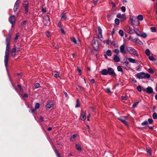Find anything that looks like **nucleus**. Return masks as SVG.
<instances>
[{
  "mask_svg": "<svg viewBox=\"0 0 157 157\" xmlns=\"http://www.w3.org/2000/svg\"><path fill=\"white\" fill-rule=\"evenodd\" d=\"M106 54L107 55L109 56H111L112 55L111 51L109 50H108L106 52Z\"/></svg>",
  "mask_w": 157,
  "mask_h": 157,
  "instance_id": "29",
  "label": "nucleus"
},
{
  "mask_svg": "<svg viewBox=\"0 0 157 157\" xmlns=\"http://www.w3.org/2000/svg\"><path fill=\"white\" fill-rule=\"evenodd\" d=\"M16 51V46L15 45H14L13 48L12 49V52L15 53Z\"/></svg>",
  "mask_w": 157,
  "mask_h": 157,
  "instance_id": "34",
  "label": "nucleus"
},
{
  "mask_svg": "<svg viewBox=\"0 0 157 157\" xmlns=\"http://www.w3.org/2000/svg\"><path fill=\"white\" fill-rule=\"evenodd\" d=\"M75 147L76 149L79 151L82 150V147L80 145L76 144L75 145Z\"/></svg>",
  "mask_w": 157,
  "mask_h": 157,
  "instance_id": "23",
  "label": "nucleus"
},
{
  "mask_svg": "<svg viewBox=\"0 0 157 157\" xmlns=\"http://www.w3.org/2000/svg\"><path fill=\"white\" fill-rule=\"evenodd\" d=\"M148 121L150 124H151L153 122V120L152 119H149Z\"/></svg>",
  "mask_w": 157,
  "mask_h": 157,
  "instance_id": "56",
  "label": "nucleus"
},
{
  "mask_svg": "<svg viewBox=\"0 0 157 157\" xmlns=\"http://www.w3.org/2000/svg\"><path fill=\"white\" fill-rule=\"evenodd\" d=\"M40 104L39 103H37L36 104V105L35 106V108L36 109L39 108L40 107Z\"/></svg>",
  "mask_w": 157,
  "mask_h": 157,
  "instance_id": "40",
  "label": "nucleus"
},
{
  "mask_svg": "<svg viewBox=\"0 0 157 157\" xmlns=\"http://www.w3.org/2000/svg\"><path fill=\"white\" fill-rule=\"evenodd\" d=\"M92 45L95 50H97L98 48V44L97 41L94 38L92 41Z\"/></svg>",
  "mask_w": 157,
  "mask_h": 157,
  "instance_id": "8",
  "label": "nucleus"
},
{
  "mask_svg": "<svg viewBox=\"0 0 157 157\" xmlns=\"http://www.w3.org/2000/svg\"><path fill=\"white\" fill-rule=\"evenodd\" d=\"M115 23L117 25H118L120 23V20L118 18H116L115 20Z\"/></svg>",
  "mask_w": 157,
  "mask_h": 157,
  "instance_id": "33",
  "label": "nucleus"
},
{
  "mask_svg": "<svg viewBox=\"0 0 157 157\" xmlns=\"http://www.w3.org/2000/svg\"><path fill=\"white\" fill-rule=\"evenodd\" d=\"M130 20L131 21V24L134 26H136V21H137V17L134 16H130Z\"/></svg>",
  "mask_w": 157,
  "mask_h": 157,
  "instance_id": "4",
  "label": "nucleus"
},
{
  "mask_svg": "<svg viewBox=\"0 0 157 157\" xmlns=\"http://www.w3.org/2000/svg\"><path fill=\"white\" fill-rule=\"evenodd\" d=\"M19 36V33H18L16 34L15 37L14 39V40H17Z\"/></svg>",
  "mask_w": 157,
  "mask_h": 157,
  "instance_id": "43",
  "label": "nucleus"
},
{
  "mask_svg": "<svg viewBox=\"0 0 157 157\" xmlns=\"http://www.w3.org/2000/svg\"><path fill=\"white\" fill-rule=\"evenodd\" d=\"M64 94L65 95L66 97H67L68 98H69V96L65 92H64Z\"/></svg>",
  "mask_w": 157,
  "mask_h": 157,
  "instance_id": "64",
  "label": "nucleus"
},
{
  "mask_svg": "<svg viewBox=\"0 0 157 157\" xmlns=\"http://www.w3.org/2000/svg\"><path fill=\"white\" fill-rule=\"evenodd\" d=\"M142 90V88L140 86H138V91L141 92Z\"/></svg>",
  "mask_w": 157,
  "mask_h": 157,
  "instance_id": "59",
  "label": "nucleus"
},
{
  "mask_svg": "<svg viewBox=\"0 0 157 157\" xmlns=\"http://www.w3.org/2000/svg\"><path fill=\"white\" fill-rule=\"evenodd\" d=\"M55 152L56 153V154L58 157H61L60 154H59V153L58 151H57L56 150H55Z\"/></svg>",
  "mask_w": 157,
  "mask_h": 157,
  "instance_id": "45",
  "label": "nucleus"
},
{
  "mask_svg": "<svg viewBox=\"0 0 157 157\" xmlns=\"http://www.w3.org/2000/svg\"><path fill=\"white\" fill-rule=\"evenodd\" d=\"M145 53L147 56H149L150 53V50L148 49H146L145 51Z\"/></svg>",
  "mask_w": 157,
  "mask_h": 157,
  "instance_id": "25",
  "label": "nucleus"
},
{
  "mask_svg": "<svg viewBox=\"0 0 157 157\" xmlns=\"http://www.w3.org/2000/svg\"><path fill=\"white\" fill-rule=\"evenodd\" d=\"M142 90L148 94H152L153 92V89L151 87H148L146 88H143Z\"/></svg>",
  "mask_w": 157,
  "mask_h": 157,
  "instance_id": "9",
  "label": "nucleus"
},
{
  "mask_svg": "<svg viewBox=\"0 0 157 157\" xmlns=\"http://www.w3.org/2000/svg\"><path fill=\"white\" fill-rule=\"evenodd\" d=\"M98 33H102V30L100 27H98Z\"/></svg>",
  "mask_w": 157,
  "mask_h": 157,
  "instance_id": "58",
  "label": "nucleus"
},
{
  "mask_svg": "<svg viewBox=\"0 0 157 157\" xmlns=\"http://www.w3.org/2000/svg\"><path fill=\"white\" fill-rule=\"evenodd\" d=\"M117 69L118 71H121L122 73H123V71L121 67L120 66H118L117 67Z\"/></svg>",
  "mask_w": 157,
  "mask_h": 157,
  "instance_id": "27",
  "label": "nucleus"
},
{
  "mask_svg": "<svg viewBox=\"0 0 157 157\" xmlns=\"http://www.w3.org/2000/svg\"><path fill=\"white\" fill-rule=\"evenodd\" d=\"M71 40L75 44H77L76 40L74 37H71L70 38Z\"/></svg>",
  "mask_w": 157,
  "mask_h": 157,
  "instance_id": "24",
  "label": "nucleus"
},
{
  "mask_svg": "<svg viewBox=\"0 0 157 157\" xmlns=\"http://www.w3.org/2000/svg\"><path fill=\"white\" fill-rule=\"evenodd\" d=\"M34 86L36 88H38L40 87V84L39 83H36Z\"/></svg>",
  "mask_w": 157,
  "mask_h": 157,
  "instance_id": "47",
  "label": "nucleus"
},
{
  "mask_svg": "<svg viewBox=\"0 0 157 157\" xmlns=\"http://www.w3.org/2000/svg\"><path fill=\"white\" fill-rule=\"evenodd\" d=\"M108 74L113 77H116V74L115 73L113 70L112 68L110 67L108 69Z\"/></svg>",
  "mask_w": 157,
  "mask_h": 157,
  "instance_id": "11",
  "label": "nucleus"
},
{
  "mask_svg": "<svg viewBox=\"0 0 157 157\" xmlns=\"http://www.w3.org/2000/svg\"><path fill=\"white\" fill-rule=\"evenodd\" d=\"M127 29L128 30V32L129 33L132 34L133 33V32L134 31L136 34H137V29L134 26H133V30L131 28L129 27H128L127 28Z\"/></svg>",
  "mask_w": 157,
  "mask_h": 157,
  "instance_id": "10",
  "label": "nucleus"
},
{
  "mask_svg": "<svg viewBox=\"0 0 157 157\" xmlns=\"http://www.w3.org/2000/svg\"><path fill=\"white\" fill-rule=\"evenodd\" d=\"M76 136L77 135L76 134L73 135L71 137V140L72 141H73Z\"/></svg>",
  "mask_w": 157,
  "mask_h": 157,
  "instance_id": "36",
  "label": "nucleus"
},
{
  "mask_svg": "<svg viewBox=\"0 0 157 157\" xmlns=\"http://www.w3.org/2000/svg\"><path fill=\"white\" fill-rule=\"evenodd\" d=\"M152 117L154 119H156L157 118V114L155 112H154L152 115Z\"/></svg>",
  "mask_w": 157,
  "mask_h": 157,
  "instance_id": "35",
  "label": "nucleus"
},
{
  "mask_svg": "<svg viewBox=\"0 0 157 157\" xmlns=\"http://www.w3.org/2000/svg\"><path fill=\"white\" fill-rule=\"evenodd\" d=\"M27 21L26 20L25 21L21 23V26H24L26 25Z\"/></svg>",
  "mask_w": 157,
  "mask_h": 157,
  "instance_id": "30",
  "label": "nucleus"
},
{
  "mask_svg": "<svg viewBox=\"0 0 157 157\" xmlns=\"http://www.w3.org/2000/svg\"><path fill=\"white\" fill-rule=\"evenodd\" d=\"M147 152L148 155H151V149L150 147L147 148Z\"/></svg>",
  "mask_w": 157,
  "mask_h": 157,
  "instance_id": "22",
  "label": "nucleus"
},
{
  "mask_svg": "<svg viewBox=\"0 0 157 157\" xmlns=\"http://www.w3.org/2000/svg\"><path fill=\"white\" fill-rule=\"evenodd\" d=\"M128 60L130 62L132 63H134L135 62V59L130 58H128Z\"/></svg>",
  "mask_w": 157,
  "mask_h": 157,
  "instance_id": "26",
  "label": "nucleus"
},
{
  "mask_svg": "<svg viewBox=\"0 0 157 157\" xmlns=\"http://www.w3.org/2000/svg\"><path fill=\"white\" fill-rule=\"evenodd\" d=\"M150 78V75L148 74H145L144 72H141L138 73V78Z\"/></svg>",
  "mask_w": 157,
  "mask_h": 157,
  "instance_id": "2",
  "label": "nucleus"
},
{
  "mask_svg": "<svg viewBox=\"0 0 157 157\" xmlns=\"http://www.w3.org/2000/svg\"><path fill=\"white\" fill-rule=\"evenodd\" d=\"M127 51L130 53L134 55H137L136 51L132 47H128L126 48ZM137 56V55H136Z\"/></svg>",
  "mask_w": 157,
  "mask_h": 157,
  "instance_id": "12",
  "label": "nucleus"
},
{
  "mask_svg": "<svg viewBox=\"0 0 157 157\" xmlns=\"http://www.w3.org/2000/svg\"><path fill=\"white\" fill-rule=\"evenodd\" d=\"M76 87L78 91L82 90L83 89V88L82 87H81L79 86H77Z\"/></svg>",
  "mask_w": 157,
  "mask_h": 157,
  "instance_id": "37",
  "label": "nucleus"
},
{
  "mask_svg": "<svg viewBox=\"0 0 157 157\" xmlns=\"http://www.w3.org/2000/svg\"><path fill=\"white\" fill-rule=\"evenodd\" d=\"M148 124V123L147 121H144L142 123V125H147Z\"/></svg>",
  "mask_w": 157,
  "mask_h": 157,
  "instance_id": "48",
  "label": "nucleus"
},
{
  "mask_svg": "<svg viewBox=\"0 0 157 157\" xmlns=\"http://www.w3.org/2000/svg\"><path fill=\"white\" fill-rule=\"evenodd\" d=\"M28 94L27 93L24 94L23 95V96H22L23 97L28 98Z\"/></svg>",
  "mask_w": 157,
  "mask_h": 157,
  "instance_id": "60",
  "label": "nucleus"
},
{
  "mask_svg": "<svg viewBox=\"0 0 157 157\" xmlns=\"http://www.w3.org/2000/svg\"><path fill=\"white\" fill-rule=\"evenodd\" d=\"M101 74L103 75H108V70L105 69H103L101 71Z\"/></svg>",
  "mask_w": 157,
  "mask_h": 157,
  "instance_id": "21",
  "label": "nucleus"
},
{
  "mask_svg": "<svg viewBox=\"0 0 157 157\" xmlns=\"http://www.w3.org/2000/svg\"><path fill=\"white\" fill-rule=\"evenodd\" d=\"M110 41L109 40H104L103 41L104 43H106L107 44H109V43Z\"/></svg>",
  "mask_w": 157,
  "mask_h": 157,
  "instance_id": "52",
  "label": "nucleus"
},
{
  "mask_svg": "<svg viewBox=\"0 0 157 157\" xmlns=\"http://www.w3.org/2000/svg\"><path fill=\"white\" fill-rule=\"evenodd\" d=\"M126 18L125 15L122 14L121 18L120 19H121V21H123L125 20Z\"/></svg>",
  "mask_w": 157,
  "mask_h": 157,
  "instance_id": "31",
  "label": "nucleus"
},
{
  "mask_svg": "<svg viewBox=\"0 0 157 157\" xmlns=\"http://www.w3.org/2000/svg\"><path fill=\"white\" fill-rule=\"evenodd\" d=\"M60 29L62 33L63 34H65V33L64 31V29L62 28V27H61Z\"/></svg>",
  "mask_w": 157,
  "mask_h": 157,
  "instance_id": "50",
  "label": "nucleus"
},
{
  "mask_svg": "<svg viewBox=\"0 0 157 157\" xmlns=\"http://www.w3.org/2000/svg\"><path fill=\"white\" fill-rule=\"evenodd\" d=\"M140 32V33H138V36H141L143 38H145L147 37V35L144 33H141V32Z\"/></svg>",
  "mask_w": 157,
  "mask_h": 157,
  "instance_id": "18",
  "label": "nucleus"
},
{
  "mask_svg": "<svg viewBox=\"0 0 157 157\" xmlns=\"http://www.w3.org/2000/svg\"><path fill=\"white\" fill-rule=\"evenodd\" d=\"M128 118V117L125 116H122L117 118L118 120L121 121L123 123L127 125H128V123L126 121V120H127Z\"/></svg>",
  "mask_w": 157,
  "mask_h": 157,
  "instance_id": "7",
  "label": "nucleus"
},
{
  "mask_svg": "<svg viewBox=\"0 0 157 157\" xmlns=\"http://www.w3.org/2000/svg\"><path fill=\"white\" fill-rule=\"evenodd\" d=\"M106 91L108 93H110L111 92V91L109 88H107Z\"/></svg>",
  "mask_w": 157,
  "mask_h": 157,
  "instance_id": "61",
  "label": "nucleus"
},
{
  "mask_svg": "<svg viewBox=\"0 0 157 157\" xmlns=\"http://www.w3.org/2000/svg\"><path fill=\"white\" fill-rule=\"evenodd\" d=\"M114 52L118 55L119 53V51L118 49H116L114 50Z\"/></svg>",
  "mask_w": 157,
  "mask_h": 157,
  "instance_id": "41",
  "label": "nucleus"
},
{
  "mask_svg": "<svg viewBox=\"0 0 157 157\" xmlns=\"http://www.w3.org/2000/svg\"><path fill=\"white\" fill-rule=\"evenodd\" d=\"M137 104V102H136L133 104L132 105V108H134L136 106V105Z\"/></svg>",
  "mask_w": 157,
  "mask_h": 157,
  "instance_id": "53",
  "label": "nucleus"
},
{
  "mask_svg": "<svg viewBox=\"0 0 157 157\" xmlns=\"http://www.w3.org/2000/svg\"><path fill=\"white\" fill-rule=\"evenodd\" d=\"M98 37L99 38H102V33H98Z\"/></svg>",
  "mask_w": 157,
  "mask_h": 157,
  "instance_id": "54",
  "label": "nucleus"
},
{
  "mask_svg": "<svg viewBox=\"0 0 157 157\" xmlns=\"http://www.w3.org/2000/svg\"><path fill=\"white\" fill-rule=\"evenodd\" d=\"M150 29L151 32H155L156 31V29L155 27H151Z\"/></svg>",
  "mask_w": 157,
  "mask_h": 157,
  "instance_id": "38",
  "label": "nucleus"
},
{
  "mask_svg": "<svg viewBox=\"0 0 157 157\" xmlns=\"http://www.w3.org/2000/svg\"><path fill=\"white\" fill-rule=\"evenodd\" d=\"M36 109L34 108L33 109H31V112L32 113H34V112H35V111H36Z\"/></svg>",
  "mask_w": 157,
  "mask_h": 157,
  "instance_id": "62",
  "label": "nucleus"
},
{
  "mask_svg": "<svg viewBox=\"0 0 157 157\" xmlns=\"http://www.w3.org/2000/svg\"><path fill=\"white\" fill-rule=\"evenodd\" d=\"M80 119L83 121H85L86 119V113L82 110L81 111Z\"/></svg>",
  "mask_w": 157,
  "mask_h": 157,
  "instance_id": "14",
  "label": "nucleus"
},
{
  "mask_svg": "<svg viewBox=\"0 0 157 157\" xmlns=\"http://www.w3.org/2000/svg\"><path fill=\"white\" fill-rule=\"evenodd\" d=\"M121 10L123 12H124L125 11V8L124 6H122L121 7Z\"/></svg>",
  "mask_w": 157,
  "mask_h": 157,
  "instance_id": "51",
  "label": "nucleus"
},
{
  "mask_svg": "<svg viewBox=\"0 0 157 157\" xmlns=\"http://www.w3.org/2000/svg\"><path fill=\"white\" fill-rule=\"evenodd\" d=\"M77 104L76 105V107H79L80 106V104L79 102V100L78 99H77L76 101Z\"/></svg>",
  "mask_w": 157,
  "mask_h": 157,
  "instance_id": "44",
  "label": "nucleus"
},
{
  "mask_svg": "<svg viewBox=\"0 0 157 157\" xmlns=\"http://www.w3.org/2000/svg\"><path fill=\"white\" fill-rule=\"evenodd\" d=\"M67 15H66L65 13L63 12L62 14L61 19L62 20H64L67 19Z\"/></svg>",
  "mask_w": 157,
  "mask_h": 157,
  "instance_id": "20",
  "label": "nucleus"
},
{
  "mask_svg": "<svg viewBox=\"0 0 157 157\" xmlns=\"http://www.w3.org/2000/svg\"><path fill=\"white\" fill-rule=\"evenodd\" d=\"M119 33L121 36H123V31L122 30H120L119 31Z\"/></svg>",
  "mask_w": 157,
  "mask_h": 157,
  "instance_id": "39",
  "label": "nucleus"
},
{
  "mask_svg": "<svg viewBox=\"0 0 157 157\" xmlns=\"http://www.w3.org/2000/svg\"><path fill=\"white\" fill-rule=\"evenodd\" d=\"M29 2L27 1H24L22 3L23 6L25 10V13L26 14L29 12Z\"/></svg>",
  "mask_w": 157,
  "mask_h": 157,
  "instance_id": "3",
  "label": "nucleus"
},
{
  "mask_svg": "<svg viewBox=\"0 0 157 157\" xmlns=\"http://www.w3.org/2000/svg\"><path fill=\"white\" fill-rule=\"evenodd\" d=\"M20 3V0H17L16 2H15L13 8V11L14 12H16V11L17 10L19 6Z\"/></svg>",
  "mask_w": 157,
  "mask_h": 157,
  "instance_id": "13",
  "label": "nucleus"
},
{
  "mask_svg": "<svg viewBox=\"0 0 157 157\" xmlns=\"http://www.w3.org/2000/svg\"><path fill=\"white\" fill-rule=\"evenodd\" d=\"M117 55H114L113 57V59L116 62H118L120 61V58Z\"/></svg>",
  "mask_w": 157,
  "mask_h": 157,
  "instance_id": "17",
  "label": "nucleus"
},
{
  "mask_svg": "<svg viewBox=\"0 0 157 157\" xmlns=\"http://www.w3.org/2000/svg\"><path fill=\"white\" fill-rule=\"evenodd\" d=\"M144 19L143 16L142 15H138V20L142 21Z\"/></svg>",
  "mask_w": 157,
  "mask_h": 157,
  "instance_id": "28",
  "label": "nucleus"
},
{
  "mask_svg": "<svg viewBox=\"0 0 157 157\" xmlns=\"http://www.w3.org/2000/svg\"><path fill=\"white\" fill-rule=\"evenodd\" d=\"M148 71L150 73H152V74H153V73H154V71L151 68H149L148 69Z\"/></svg>",
  "mask_w": 157,
  "mask_h": 157,
  "instance_id": "49",
  "label": "nucleus"
},
{
  "mask_svg": "<svg viewBox=\"0 0 157 157\" xmlns=\"http://www.w3.org/2000/svg\"><path fill=\"white\" fill-rule=\"evenodd\" d=\"M10 36H9L6 39V50L4 58V63L5 67H6L8 65V61L9 58V54L10 49V44L9 42L10 40Z\"/></svg>",
  "mask_w": 157,
  "mask_h": 157,
  "instance_id": "1",
  "label": "nucleus"
},
{
  "mask_svg": "<svg viewBox=\"0 0 157 157\" xmlns=\"http://www.w3.org/2000/svg\"><path fill=\"white\" fill-rule=\"evenodd\" d=\"M43 21L44 24L46 25H48L50 24L49 18L48 15H46L44 17Z\"/></svg>",
  "mask_w": 157,
  "mask_h": 157,
  "instance_id": "5",
  "label": "nucleus"
},
{
  "mask_svg": "<svg viewBox=\"0 0 157 157\" xmlns=\"http://www.w3.org/2000/svg\"><path fill=\"white\" fill-rule=\"evenodd\" d=\"M149 59L151 60H156V59H155L153 56H149Z\"/></svg>",
  "mask_w": 157,
  "mask_h": 157,
  "instance_id": "32",
  "label": "nucleus"
},
{
  "mask_svg": "<svg viewBox=\"0 0 157 157\" xmlns=\"http://www.w3.org/2000/svg\"><path fill=\"white\" fill-rule=\"evenodd\" d=\"M122 16V15H121L120 13H118L117 15V17L118 18H121Z\"/></svg>",
  "mask_w": 157,
  "mask_h": 157,
  "instance_id": "57",
  "label": "nucleus"
},
{
  "mask_svg": "<svg viewBox=\"0 0 157 157\" xmlns=\"http://www.w3.org/2000/svg\"><path fill=\"white\" fill-rule=\"evenodd\" d=\"M138 43L139 44L141 45H142L143 44V42L140 40L138 39Z\"/></svg>",
  "mask_w": 157,
  "mask_h": 157,
  "instance_id": "55",
  "label": "nucleus"
},
{
  "mask_svg": "<svg viewBox=\"0 0 157 157\" xmlns=\"http://www.w3.org/2000/svg\"><path fill=\"white\" fill-rule=\"evenodd\" d=\"M120 51L121 53L123 54H124L126 53V51L125 50V45L123 44L120 47Z\"/></svg>",
  "mask_w": 157,
  "mask_h": 157,
  "instance_id": "15",
  "label": "nucleus"
},
{
  "mask_svg": "<svg viewBox=\"0 0 157 157\" xmlns=\"http://www.w3.org/2000/svg\"><path fill=\"white\" fill-rule=\"evenodd\" d=\"M17 87L19 88L20 90L22 91H23V90L22 88L21 87V86L20 85L18 84L17 85Z\"/></svg>",
  "mask_w": 157,
  "mask_h": 157,
  "instance_id": "42",
  "label": "nucleus"
},
{
  "mask_svg": "<svg viewBox=\"0 0 157 157\" xmlns=\"http://www.w3.org/2000/svg\"><path fill=\"white\" fill-rule=\"evenodd\" d=\"M53 105V104L52 102H47V104L46 105V109L48 110Z\"/></svg>",
  "mask_w": 157,
  "mask_h": 157,
  "instance_id": "16",
  "label": "nucleus"
},
{
  "mask_svg": "<svg viewBox=\"0 0 157 157\" xmlns=\"http://www.w3.org/2000/svg\"><path fill=\"white\" fill-rule=\"evenodd\" d=\"M9 20L12 24V27H13L16 21L15 16L14 15L10 16L9 17Z\"/></svg>",
  "mask_w": 157,
  "mask_h": 157,
  "instance_id": "6",
  "label": "nucleus"
},
{
  "mask_svg": "<svg viewBox=\"0 0 157 157\" xmlns=\"http://www.w3.org/2000/svg\"><path fill=\"white\" fill-rule=\"evenodd\" d=\"M59 73L58 72L54 71L52 72V75L56 78L59 77Z\"/></svg>",
  "mask_w": 157,
  "mask_h": 157,
  "instance_id": "19",
  "label": "nucleus"
},
{
  "mask_svg": "<svg viewBox=\"0 0 157 157\" xmlns=\"http://www.w3.org/2000/svg\"><path fill=\"white\" fill-rule=\"evenodd\" d=\"M55 152L56 153V154L58 157H61L60 154H59V153L58 151H57L56 150H55Z\"/></svg>",
  "mask_w": 157,
  "mask_h": 157,
  "instance_id": "46",
  "label": "nucleus"
},
{
  "mask_svg": "<svg viewBox=\"0 0 157 157\" xmlns=\"http://www.w3.org/2000/svg\"><path fill=\"white\" fill-rule=\"evenodd\" d=\"M98 1V0H94V1H93V3L94 4H96L97 3Z\"/></svg>",
  "mask_w": 157,
  "mask_h": 157,
  "instance_id": "63",
  "label": "nucleus"
}]
</instances>
